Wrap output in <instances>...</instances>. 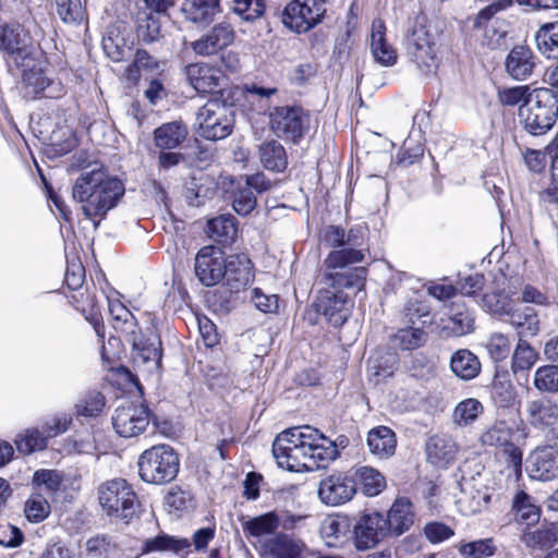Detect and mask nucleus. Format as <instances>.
I'll list each match as a JSON object with an SVG mask.
<instances>
[{"label": "nucleus", "instance_id": "obj_3", "mask_svg": "<svg viewBox=\"0 0 558 558\" xmlns=\"http://www.w3.org/2000/svg\"><path fill=\"white\" fill-rule=\"evenodd\" d=\"M558 118V100L553 89L535 88L526 104L519 108V119L524 130L533 136L546 134Z\"/></svg>", "mask_w": 558, "mask_h": 558}, {"label": "nucleus", "instance_id": "obj_25", "mask_svg": "<svg viewBox=\"0 0 558 558\" xmlns=\"http://www.w3.org/2000/svg\"><path fill=\"white\" fill-rule=\"evenodd\" d=\"M512 429L506 422L499 421L489 426L481 436V442L484 446L509 447L511 461L514 465H520L522 460L521 451L511 442Z\"/></svg>", "mask_w": 558, "mask_h": 558}, {"label": "nucleus", "instance_id": "obj_9", "mask_svg": "<svg viewBox=\"0 0 558 558\" xmlns=\"http://www.w3.org/2000/svg\"><path fill=\"white\" fill-rule=\"evenodd\" d=\"M325 13V0H293L284 8L282 22L296 33H305L319 24Z\"/></svg>", "mask_w": 558, "mask_h": 558}, {"label": "nucleus", "instance_id": "obj_18", "mask_svg": "<svg viewBox=\"0 0 558 558\" xmlns=\"http://www.w3.org/2000/svg\"><path fill=\"white\" fill-rule=\"evenodd\" d=\"M391 536L398 537L408 532L415 521L414 506L407 497H398L385 517Z\"/></svg>", "mask_w": 558, "mask_h": 558}, {"label": "nucleus", "instance_id": "obj_38", "mask_svg": "<svg viewBox=\"0 0 558 558\" xmlns=\"http://www.w3.org/2000/svg\"><path fill=\"white\" fill-rule=\"evenodd\" d=\"M209 238L221 244H231L238 235L236 220L231 215H220L207 222Z\"/></svg>", "mask_w": 558, "mask_h": 558}, {"label": "nucleus", "instance_id": "obj_56", "mask_svg": "<svg viewBox=\"0 0 558 558\" xmlns=\"http://www.w3.org/2000/svg\"><path fill=\"white\" fill-rule=\"evenodd\" d=\"M17 451L23 454H29L35 450H41L47 445V437L37 429H27L15 440Z\"/></svg>", "mask_w": 558, "mask_h": 558}, {"label": "nucleus", "instance_id": "obj_58", "mask_svg": "<svg viewBox=\"0 0 558 558\" xmlns=\"http://www.w3.org/2000/svg\"><path fill=\"white\" fill-rule=\"evenodd\" d=\"M192 495L181 487H172L165 497V504L169 512H182L192 507Z\"/></svg>", "mask_w": 558, "mask_h": 558}, {"label": "nucleus", "instance_id": "obj_62", "mask_svg": "<svg viewBox=\"0 0 558 558\" xmlns=\"http://www.w3.org/2000/svg\"><path fill=\"white\" fill-rule=\"evenodd\" d=\"M404 326H413L424 329L429 323V313L420 303H409L403 312Z\"/></svg>", "mask_w": 558, "mask_h": 558}, {"label": "nucleus", "instance_id": "obj_63", "mask_svg": "<svg viewBox=\"0 0 558 558\" xmlns=\"http://www.w3.org/2000/svg\"><path fill=\"white\" fill-rule=\"evenodd\" d=\"M161 23L159 17L148 14L137 26V37L145 43L156 41L160 36Z\"/></svg>", "mask_w": 558, "mask_h": 558}, {"label": "nucleus", "instance_id": "obj_43", "mask_svg": "<svg viewBox=\"0 0 558 558\" xmlns=\"http://www.w3.org/2000/svg\"><path fill=\"white\" fill-rule=\"evenodd\" d=\"M354 475L363 493L368 497L379 495L386 487L384 475L371 466H359Z\"/></svg>", "mask_w": 558, "mask_h": 558}, {"label": "nucleus", "instance_id": "obj_54", "mask_svg": "<svg viewBox=\"0 0 558 558\" xmlns=\"http://www.w3.org/2000/svg\"><path fill=\"white\" fill-rule=\"evenodd\" d=\"M117 551V544L106 535H97L86 542V554L89 558H110Z\"/></svg>", "mask_w": 558, "mask_h": 558}, {"label": "nucleus", "instance_id": "obj_49", "mask_svg": "<svg viewBox=\"0 0 558 558\" xmlns=\"http://www.w3.org/2000/svg\"><path fill=\"white\" fill-rule=\"evenodd\" d=\"M357 231L350 229L348 232L338 226H328L323 235V240L326 244L332 247L342 246H357Z\"/></svg>", "mask_w": 558, "mask_h": 558}, {"label": "nucleus", "instance_id": "obj_28", "mask_svg": "<svg viewBox=\"0 0 558 558\" xmlns=\"http://www.w3.org/2000/svg\"><path fill=\"white\" fill-rule=\"evenodd\" d=\"M226 284L231 292L245 290L253 282L251 262L245 256L232 257L227 263Z\"/></svg>", "mask_w": 558, "mask_h": 558}, {"label": "nucleus", "instance_id": "obj_21", "mask_svg": "<svg viewBox=\"0 0 558 558\" xmlns=\"http://www.w3.org/2000/svg\"><path fill=\"white\" fill-rule=\"evenodd\" d=\"M315 305L317 312L323 314L335 327L341 326L350 315L347 298L342 293L322 291Z\"/></svg>", "mask_w": 558, "mask_h": 558}, {"label": "nucleus", "instance_id": "obj_11", "mask_svg": "<svg viewBox=\"0 0 558 558\" xmlns=\"http://www.w3.org/2000/svg\"><path fill=\"white\" fill-rule=\"evenodd\" d=\"M385 515L378 511L364 513L353 527V542L359 550H368L390 537Z\"/></svg>", "mask_w": 558, "mask_h": 558}, {"label": "nucleus", "instance_id": "obj_46", "mask_svg": "<svg viewBox=\"0 0 558 558\" xmlns=\"http://www.w3.org/2000/svg\"><path fill=\"white\" fill-rule=\"evenodd\" d=\"M427 338L424 329L413 326H404L400 328L392 337L395 345L401 350H415L422 347Z\"/></svg>", "mask_w": 558, "mask_h": 558}, {"label": "nucleus", "instance_id": "obj_45", "mask_svg": "<svg viewBox=\"0 0 558 558\" xmlns=\"http://www.w3.org/2000/svg\"><path fill=\"white\" fill-rule=\"evenodd\" d=\"M278 529L277 512L270 511L248 519L243 523V531L251 536L260 537L274 533Z\"/></svg>", "mask_w": 558, "mask_h": 558}, {"label": "nucleus", "instance_id": "obj_5", "mask_svg": "<svg viewBox=\"0 0 558 558\" xmlns=\"http://www.w3.org/2000/svg\"><path fill=\"white\" fill-rule=\"evenodd\" d=\"M98 500L107 515L129 521L138 513L140 502L132 486L123 478H113L98 487Z\"/></svg>", "mask_w": 558, "mask_h": 558}, {"label": "nucleus", "instance_id": "obj_13", "mask_svg": "<svg viewBox=\"0 0 558 558\" xmlns=\"http://www.w3.org/2000/svg\"><path fill=\"white\" fill-rule=\"evenodd\" d=\"M21 93L26 99L60 98L64 95V86L60 80L50 77L43 68L34 65L23 73Z\"/></svg>", "mask_w": 558, "mask_h": 558}, {"label": "nucleus", "instance_id": "obj_8", "mask_svg": "<svg viewBox=\"0 0 558 558\" xmlns=\"http://www.w3.org/2000/svg\"><path fill=\"white\" fill-rule=\"evenodd\" d=\"M311 117L299 106H278L269 114L271 131L280 138L293 144L310 130Z\"/></svg>", "mask_w": 558, "mask_h": 558}, {"label": "nucleus", "instance_id": "obj_22", "mask_svg": "<svg viewBox=\"0 0 558 558\" xmlns=\"http://www.w3.org/2000/svg\"><path fill=\"white\" fill-rule=\"evenodd\" d=\"M507 322L517 330L518 338L534 337L539 332V319L536 311L531 306L513 304L504 308Z\"/></svg>", "mask_w": 558, "mask_h": 558}, {"label": "nucleus", "instance_id": "obj_20", "mask_svg": "<svg viewBox=\"0 0 558 558\" xmlns=\"http://www.w3.org/2000/svg\"><path fill=\"white\" fill-rule=\"evenodd\" d=\"M369 50L374 61L381 66H392L397 63V50L386 39V25L380 19L373 21L369 34Z\"/></svg>", "mask_w": 558, "mask_h": 558}, {"label": "nucleus", "instance_id": "obj_37", "mask_svg": "<svg viewBox=\"0 0 558 558\" xmlns=\"http://www.w3.org/2000/svg\"><path fill=\"white\" fill-rule=\"evenodd\" d=\"M319 533L327 546L338 547L347 541L349 522L345 518L328 515L322 521Z\"/></svg>", "mask_w": 558, "mask_h": 558}, {"label": "nucleus", "instance_id": "obj_40", "mask_svg": "<svg viewBox=\"0 0 558 558\" xmlns=\"http://www.w3.org/2000/svg\"><path fill=\"white\" fill-rule=\"evenodd\" d=\"M364 259L362 250L354 248V246H342L340 250H335L328 254L324 260V271L342 270L345 267L357 264Z\"/></svg>", "mask_w": 558, "mask_h": 558}, {"label": "nucleus", "instance_id": "obj_19", "mask_svg": "<svg viewBox=\"0 0 558 558\" xmlns=\"http://www.w3.org/2000/svg\"><path fill=\"white\" fill-rule=\"evenodd\" d=\"M537 65V57L527 46H514L505 61L506 72L515 81H525L534 72Z\"/></svg>", "mask_w": 558, "mask_h": 558}, {"label": "nucleus", "instance_id": "obj_2", "mask_svg": "<svg viewBox=\"0 0 558 558\" xmlns=\"http://www.w3.org/2000/svg\"><path fill=\"white\" fill-rule=\"evenodd\" d=\"M124 192L122 181L109 175L102 167L83 171L72 187L73 198L83 204V214L95 228L118 205Z\"/></svg>", "mask_w": 558, "mask_h": 558}, {"label": "nucleus", "instance_id": "obj_23", "mask_svg": "<svg viewBox=\"0 0 558 558\" xmlns=\"http://www.w3.org/2000/svg\"><path fill=\"white\" fill-rule=\"evenodd\" d=\"M427 460L439 468L448 465L456 458L458 445L446 434L430 436L425 442Z\"/></svg>", "mask_w": 558, "mask_h": 558}, {"label": "nucleus", "instance_id": "obj_6", "mask_svg": "<svg viewBox=\"0 0 558 558\" xmlns=\"http://www.w3.org/2000/svg\"><path fill=\"white\" fill-rule=\"evenodd\" d=\"M411 61L425 75L434 74L438 68L436 36L430 32L425 15L416 16L405 38Z\"/></svg>", "mask_w": 558, "mask_h": 558}, {"label": "nucleus", "instance_id": "obj_53", "mask_svg": "<svg viewBox=\"0 0 558 558\" xmlns=\"http://www.w3.org/2000/svg\"><path fill=\"white\" fill-rule=\"evenodd\" d=\"M59 16L65 23L78 24L85 20L86 11L82 0H56Z\"/></svg>", "mask_w": 558, "mask_h": 558}, {"label": "nucleus", "instance_id": "obj_51", "mask_svg": "<svg viewBox=\"0 0 558 558\" xmlns=\"http://www.w3.org/2000/svg\"><path fill=\"white\" fill-rule=\"evenodd\" d=\"M521 539L524 545L531 549H544L556 542V533L553 529L547 526L537 527L535 530L527 529Z\"/></svg>", "mask_w": 558, "mask_h": 558}, {"label": "nucleus", "instance_id": "obj_26", "mask_svg": "<svg viewBox=\"0 0 558 558\" xmlns=\"http://www.w3.org/2000/svg\"><path fill=\"white\" fill-rule=\"evenodd\" d=\"M526 412L531 425L536 428L553 427L558 423V404L547 398H539L527 403Z\"/></svg>", "mask_w": 558, "mask_h": 558}, {"label": "nucleus", "instance_id": "obj_42", "mask_svg": "<svg viewBox=\"0 0 558 558\" xmlns=\"http://www.w3.org/2000/svg\"><path fill=\"white\" fill-rule=\"evenodd\" d=\"M538 51L547 59H558V21L544 24L535 34Z\"/></svg>", "mask_w": 558, "mask_h": 558}, {"label": "nucleus", "instance_id": "obj_7", "mask_svg": "<svg viewBox=\"0 0 558 558\" xmlns=\"http://www.w3.org/2000/svg\"><path fill=\"white\" fill-rule=\"evenodd\" d=\"M196 131L208 141H220L228 137L234 128V110L232 106L220 99H209L196 114Z\"/></svg>", "mask_w": 558, "mask_h": 558}, {"label": "nucleus", "instance_id": "obj_36", "mask_svg": "<svg viewBox=\"0 0 558 558\" xmlns=\"http://www.w3.org/2000/svg\"><path fill=\"white\" fill-rule=\"evenodd\" d=\"M450 368L460 379L471 380L480 374L481 362L470 350L460 349L451 355Z\"/></svg>", "mask_w": 558, "mask_h": 558}, {"label": "nucleus", "instance_id": "obj_35", "mask_svg": "<svg viewBox=\"0 0 558 558\" xmlns=\"http://www.w3.org/2000/svg\"><path fill=\"white\" fill-rule=\"evenodd\" d=\"M263 167L276 173L283 172L288 167V156L284 147L277 141L263 143L258 149Z\"/></svg>", "mask_w": 558, "mask_h": 558}, {"label": "nucleus", "instance_id": "obj_33", "mask_svg": "<svg viewBox=\"0 0 558 558\" xmlns=\"http://www.w3.org/2000/svg\"><path fill=\"white\" fill-rule=\"evenodd\" d=\"M367 446L372 454L379 459H387L396 451V435L389 427H375L368 432Z\"/></svg>", "mask_w": 558, "mask_h": 558}, {"label": "nucleus", "instance_id": "obj_47", "mask_svg": "<svg viewBox=\"0 0 558 558\" xmlns=\"http://www.w3.org/2000/svg\"><path fill=\"white\" fill-rule=\"evenodd\" d=\"M533 385L541 392L558 393V365L547 364L537 367Z\"/></svg>", "mask_w": 558, "mask_h": 558}, {"label": "nucleus", "instance_id": "obj_31", "mask_svg": "<svg viewBox=\"0 0 558 558\" xmlns=\"http://www.w3.org/2000/svg\"><path fill=\"white\" fill-rule=\"evenodd\" d=\"M531 476L539 481H549L558 473V458L551 448H542L531 456Z\"/></svg>", "mask_w": 558, "mask_h": 558}, {"label": "nucleus", "instance_id": "obj_39", "mask_svg": "<svg viewBox=\"0 0 558 558\" xmlns=\"http://www.w3.org/2000/svg\"><path fill=\"white\" fill-rule=\"evenodd\" d=\"M538 357V352L523 337L518 338L511 356L512 373H527L536 364Z\"/></svg>", "mask_w": 558, "mask_h": 558}, {"label": "nucleus", "instance_id": "obj_14", "mask_svg": "<svg viewBox=\"0 0 558 558\" xmlns=\"http://www.w3.org/2000/svg\"><path fill=\"white\" fill-rule=\"evenodd\" d=\"M227 263L221 250L215 246H204L195 257V276L204 286L213 287L225 278Z\"/></svg>", "mask_w": 558, "mask_h": 558}, {"label": "nucleus", "instance_id": "obj_48", "mask_svg": "<svg viewBox=\"0 0 558 558\" xmlns=\"http://www.w3.org/2000/svg\"><path fill=\"white\" fill-rule=\"evenodd\" d=\"M482 403L474 398H468L459 402L453 410V422L459 426L472 424L482 413Z\"/></svg>", "mask_w": 558, "mask_h": 558}, {"label": "nucleus", "instance_id": "obj_15", "mask_svg": "<svg viewBox=\"0 0 558 558\" xmlns=\"http://www.w3.org/2000/svg\"><path fill=\"white\" fill-rule=\"evenodd\" d=\"M235 32L229 22H220L207 33L191 43V49L198 56L210 57L233 44Z\"/></svg>", "mask_w": 558, "mask_h": 558}, {"label": "nucleus", "instance_id": "obj_29", "mask_svg": "<svg viewBox=\"0 0 558 558\" xmlns=\"http://www.w3.org/2000/svg\"><path fill=\"white\" fill-rule=\"evenodd\" d=\"M305 547L301 538L280 533L266 543L265 553L270 558H300Z\"/></svg>", "mask_w": 558, "mask_h": 558}, {"label": "nucleus", "instance_id": "obj_24", "mask_svg": "<svg viewBox=\"0 0 558 558\" xmlns=\"http://www.w3.org/2000/svg\"><path fill=\"white\" fill-rule=\"evenodd\" d=\"M181 11L190 23L207 26L221 12L220 0H185Z\"/></svg>", "mask_w": 558, "mask_h": 558}, {"label": "nucleus", "instance_id": "obj_4", "mask_svg": "<svg viewBox=\"0 0 558 558\" xmlns=\"http://www.w3.org/2000/svg\"><path fill=\"white\" fill-rule=\"evenodd\" d=\"M140 477L149 484L162 485L179 473L178 453L169 445H157L141 453L137 461Z\"/></svg>", "mask_w": 558, "mask_h": 558}, {"label": "nucleus", "instance_id": "obj_50", "mask_svg": "<svg viewBox=\"0 0 558 558\" xmlns=\"http://www.w3.org/2000/svg\"><path fill=\"white\" fill-rule=\"evenodd\" d=\"M102 48L107 57L113 62H122L132 58L133 43H128L119 36H108L102 41Z\"/></svg>", "mask_w": 558, "mask_h": 558}, {"label": "nucleus", "instance_id": "obj_17", "mask_svg": "<svg viewBox=\"0 0 558 558\" xmlns=\"http://www.w3.org/2000/svg\"><path fill=\"white\" fill-rule=\"evenodd\" d=\"M185 75L197 93H213L221 87L222 72L208 63H192L185 68Z\"/></svg>", "mask_w": 558, "mask_h": 558}, {"label": "nucleus", "instance_id": "obj_34", "mask_svg": "<svg viewBox=\"0 0 558 558\" xmlns=\"http://www.w3.org/2000/svg\"><path fill=\"white\" fill-rule=\"evenodd\" d=\"M191 547V541L183 537H177L160 532L154 537L144 541L142 550L145 554L150 553H172L180 554Z\"/></svg>", "mask_w": 558, "mask_h": 558}, {"label": "nucleus", "instance_id": "obj_30", "mask_svg": "<svg viewBox=\"0 0 558 558\" xmlns=\"http://www.w3.org/2000/svg\"><path fill=\"white\" fill-rule=\"evenodd\" d=\"M367 276V269L365 267H355L345 271H323L322 282L326 286L335 289L342 288H357L364 287V282Z\"/></svg>", "mask_w": 558, "mask_h": 558}, {"label": "nucleus", "instance_id": "obj_1", "mask_svg": "<svg viewBox=\"0 0 558 558\" xmlns=\"http://www.w3.org/2000/svg\"><path fill=\"white\" fill-rule=\"evenodd\" d=\"M280 468L291 472L324 468L338 456L337 446L311 426L293 427L280 433L272 444Z\"/></svg>", "mask_w": 558, "mask_h": 558}, {"label": "nucleus", "instance_id": "obj_64", "mask_svg": "<svg viewBox=\"0 0 558 558\" xmlns=\"http://www.w3.org/2000/svg\"><path fill=\"white\" fill-rule=\"evenodd\" d=\"M105 405V397L100 392H92L75 405L76 414L97 416Z\"/></svg>", "mask_w": 558, "mask_h": 558}, {"label": "nucleus", "instance_id": "obj_12", "mask_svg": "<svg viewBox=\"0 0 558 558\" xmlns=\"http://www.w3.org/2000/svg\"><path fill=\"white\" fill-rule=\"evenodd\" d=\"M112 425L121 437H136L149 425V410L143 403L125 402L116 409Z\"/></svg>", "mask_w": 558, "mask_h": 558}, {"label": "nucleus", "instance_id": "obj_60", "mask_svg": "<svg viewBox=\"0 0 558 558\" xmlns=\"http://www.w3.org/2000/svg\"><path fill=\"white\" fill-rule=\"evenodd\" d=\"M398 359L393 353H386L384 355L372 356L368 360L369 369L374 376L390 377L393 374Z\"/></svg>", "mask_w": 558, "mask_h": 558}, {"label": "nucleus", "instance_id": "obj_10", "mask_svg": "<svg viewBox=\"0 0 558 558\" xmlns=\"http://www.w3.org/2000/svg\"><path fill=\"white\" fill-rule=\"evenodd\" d=\"M121 339L131 344L135 363L146 365L149 372L160 368L162 355L161 340L154 329H147L143 333L138 326H136L132 336H122Z\"/></svg>", "mask_w": 558, "mask_h": 558}, {"label": "nucleus", "instance_id": "obj_27", "mask_svg": "<svg viewBox=\"0 0 558 558\" xmlns=\"http://www.w3.org/2000/svg\"><path fill=\"white\" fill-rule=\"evenodd\" d=\"M31 45V37L19 23L0 24V51L21 54Z\"/></svg>", "mask_w": 558, "mask_h": 558}, {"label": "nucleus", "instance_id": "obj_61", "mask_svg": "<svg viewBox=\"0 0 558 558\" xmlns=\"http://www.w3.org/2000/svg\"><path fill=\"white\" fill-rule=\"evenodd\" d=\"M233 11L245 21L260 17L265 11L264 0H233Z\"/></svg>", "mask_w": 558, "mask_h": 558}, {"label": "nucleus", "instance_id": "obj_16", "mask_svg": "<svg viewBox=\"0 0 558 558\" xmlns=\"http://www.w3.org/2000/svg\"><path fill=\"white\" fill-rule=\"evenodd\" d=\"M355 492L353 477L344 473H333L320 481L318 497L325 505L338 506L351 500Z\"/></svg>", "mask_w": 558, "mask_h": 558}, {"label": "nucleus", "instance_id": "obj_32", "mask_svg": "<svg viewBox=\"0 0 558 558\" xmlns=\"http://www.w3.org/2000/svg\"><path fill=\"white\" fill-rule=\"evenodd\" d=\"M444 328L451 331L452 335L461 337L468 335L474 329L473 313L465 307L463 303L453 302L449 307V315L442 319Z\"/></svg>", "mask_w": 558, "mask_h": 558}, {"label": "nucleus", "instance_id": "obj_57", "mask_svg": "<svg viewBox=\"0 0 558 558\" xmlns=\"http://www.w3.org/2000/svg\"><path fill=\"white\" fill-rule=\"evenodd\" d=\"M459 551L470 558H487L495 554L496 546L493 538H484L461 544Z\"/></svg>", "mask_w": 558, "mask_h": 558}, {"label": "nucleus", "instance_id": "obj_55", "mask_svg": "<svg viewBox=\"0 0 558 558\" xmlns=\"http://www.w3.org/2000/svg\"><path fill=\"white\" fill-rule=\"evenodd\" d=\"M24 512L28 521L41 522L50 513V505L41 494H33L25 502Z\"/></svg>", "mask_w": 558, "mask_h": 558}, {"label": "nucleus", "instance_id": "obj_52", "mask_svg": "<svg viewBox=\"0 0 558 558\" xmlns=\"http://www.w3.org/2000/svg\"><path fill=\"white\" fill-rule=\"evenodd\" d=\"M517 519L527 525L539 520V508L532 502V498L524 492L517 494L513 500Z\"/></svg>", "mask_w": 558, "mask_h": 558}, {"label": "nucleus", "instance_id": "obj_41", "mask_svg": "<svg viewBox=\"0 0 558 558\" xmlns=\"http://www.w3.org/2000/svg\"><path fill=\"white\" fill-rule=\"evenodd\" d=\"M155 144L159 148L172 149L179 146L186 137V128L179 122L166 123L155 130Z\"/></svg>", "mask_w": 558, "mask_h": 558}, {"label": "nucleus", "instance_id": "obj_59", "mask_svg": "<svg viewBox=\"0 0 558 558\" xmlns=\"http://www.w3.org/2000/svg\"><path fill=\"white\" fill-rule=\"evenodd\" d=\"M257 205V198L253 191L246 186L238 189L233 193L232 207L240 216H247Z\"/></svg>", "mask_w": 558, "mask_h": 558}, {"label": "nucleus", "instance_id": "obj_44", "mask_svg": "<svg viewBox=\"0 0 558 558\" xmlns=\"http://www.w3.org/2000/svg\"><path fill=\"white\" fill-rule=\"evenodd\" d=\"M109 312L114 322L113 328L122 336H132L137 326L133 314L120 302H109Z\"/></svg>", "mask_w": 558, "mask_h": 558}]
</instances>
